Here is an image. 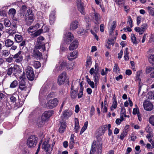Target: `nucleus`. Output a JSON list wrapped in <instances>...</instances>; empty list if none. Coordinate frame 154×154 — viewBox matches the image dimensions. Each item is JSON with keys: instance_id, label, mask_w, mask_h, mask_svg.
<instances>
[{"instance_id": "f257e3e1", "label": "nucleus", "mask_w": 154, "mask_h": 154, "mask_svg": "<svg viewBox=\"0 0 154 154\" xmlns=\"http://www.w3.org/2000/svg\"><path fill=\"white\" fill-rule=\"evenodd\" d=\"M37 138L34 135L30 136L27 140V144L29 147L32 148L37 143Z\"/></svg>"}, {"instance_id": "f03ea898", "label": "nucleus", "mask_w": 154, "mask_h": 154, "mask_svg": "<svg viewBox=\"0 0 154 154\" xmlns=\"http://www.w3.org/2000/svg\"><path fill=\"white\" fill-rule=\"evenodd\" d=\"M58 100L56 98L50 100L47 102L46 106L48 109H52L58 105Z\"/></svg>"}, {"instance_id": "7ed1b4c3", "label": "nucleus", "mask_w": 154, "mask_h": 154, "mask_svg": "<svg viewBox=\"0 0 154 154\" xmlns=\"http://www.w3.org/2000/svg\"><path fill=\"white\" fill-rule=\"evenodd\" d=\"M26 75L27 78L31 81H32L34 78V75L32 68L29 66L27 67L25 69Z\"/></svg>"}, {"instance_id": "20e7f679", "label": "nucleus", "mask_w": 154, "mask_h": 154, "mask_svg": "<svg viewBox=\"0 0 154 154\" xmlns=\"http://www.w3.org/2000/svg\"><path fill=\"white\" fill-rule=\"evenodd\" d=\"M20 79H21V81L19 82V86L17 90L18 91L19 89H20L21 91H26L27 87L26 86V83L24 81V79H25L22 77H20Z\"/></svg>"}, {"instance_id": "39448f33", "label": "nucleus", "mask_w": 154, "mask_h": 154, "mask_svg": "<svg viewBox=\"0 0 154 154\" xmlns=\"http://www.w3.org/2000/svg\"><path fill=\"white\" fill-rule=\"evenodd\" d=\"M22 52L21 51H19L18 53L16 54L13 56V58L15 59V62L18 63L21 62L23 59V56L21 54Z\"/></svg>"}, {"instance_id": "423d86ee", "label": "nucleus", "mask_w": 154, "mask_h": 154, "mask_svg": "<svg viewBox=\"0 0 154 154\" xmlns=\"http://www.w3.org/2000/svg\"><path fill=\"white\" fill-rule=\"evenodd\" d=\"M78 10L82 14H84V4L81 0H77L76 2Z\"/></svg>"}, {"instance_id": "0eeeda50", "label": "nucleus", "mask_w": 154, "mask_h": 154, "mask_svg": "<svg viewBox=\"0 0 154 154\" xmlns=\"http://www.w3.org/2000/svg\"><path fill=\"white\" fill-rule=\"evenodd\" d=\"M143 106L145 109L150 111L153 108V106L152 104L150 102L146 101L143 103Z\"/></svg>"}, {"instance_id": "6e6552de", "label": "nucleus", "mask_w": 154, "mask_h": 154, "mask_svg": "<svg viewBox=\"0 0 154 154\" xmlns=\"http://www.w3.org/2000/svg\"><path fill=\"white\" fill-rule=\"evenodd\" d=\"M74 38L73 35L69 32L65 35V41L67 44H69Z\"/></svg>"}, {"instance_id": "1a4fd4ad", "label": "nucleus", "mask_w": 154, "mask_h": 154, "mask_svg": "<svg viewBox=\"0 0 154 154\" xmlns=\"http://www.w3.org/2000/svg\"><path fill=\"white\" fill-rule=\"evenodd\" d=\"M79 42L77 40H74L70 44L69 47V50L72 51L76 49L78 46Z\"/></svg>"}, {"instance_id": "9d476101", "label": "nucleus", "mask_w": 154, "mask_h": 154, "mask_svg": "<svg viewBox=\"0 0 154 154\" xmlns=\"http://www.w3.org/2000/svg\"><path fill=\"white\" fill-rule=\"evenodd\" d=\"M72 113L71 111L69 110H66L63 112L61 116L62 118L67 119L72 115Z\"/></svg>"}, {"instance_id": "9b49d317", "label": "nucleus", "mask_w": 154, "mask_h": 154, "mask_svg": "<svg viewBox=\"0 0 154 154\" xmlns=\"http://www.w3.org/2000/svg\"><path fill=\"white\" fill-rule=\"evenodd\" d=\"M79 23L76 20L73 21L70 23V28L71 30H73L76 29L78 27Z\"/></svg>"}, {"instance_id": "f8f14e48", "label": "nucleus", "mask_w": 154, "mask_h": 154, "mask_svg": "<svg viewBox=\"0 0 154 154\" xmlns=\"http://www.w3.org/2000/svg\"><path fill=\"white\" fill-rule=\"evenodd\" d=\"M78 56V52L77 51H74L69 54L68 56V58L70 60H72L76 58Z\"/></svg>"}, {"instance_id": "ddd939ff", "label": "nucleus", "mask_w": 154, "mask_h": 154, "mask_svg": "<svg viewBox=\"0 0 154 154\" xmlns=\"http://www.w3.org/2000/svg\"><path fill=\"white\" fill-rule=\"evenodd\" d=\"M33 56L34 57L38 59L41 58L42 56V54L38 50L34 49L33 50Z\"/></svg>"}, {"instance_id": "4468645a", "label": "nucleus", "mask_w": 154, "mask_h": 154, "mask_svg": "<svg viewBox=\"0 0 154 154\" xmlns=\"http://www.w3.org/2000/svg\"><path fill=\"white\" fill-rule=\"evenodd\" d=\"M42 24H43L42 23H38L33 26L29 27L28 29V31L29 32L32 33L33 31H31L32 29H33L34 28V29H37L42 26Z\"/></svg>"}, {"instance_id": "2eb2a0df", "label": "nucleus", "mask_w": 154, "mask_h": 154, "mask_svg": "<svg viewBox=\"0 0 154 154\" xmlns=\"http://www.w3.org/2000/svg\"><path fill=\"white\" fill-rule=\"evenodd\" d=\"M37 50H39L41 51H44L45 50V44H37L34 48Z\"/></svg>"}, {"instance_id": "dca6fc26", "label": "nucleus", "mask_w": 154, "mask_h": 154, "mask_svg": "<svg viewBox=\"0 0 154 154\" xmlns=\"http://www.w3.org/2000/svg\"><path fill=\"white\" fill-rule=\"evenodd\" d=\"M53 113V112L51 110L45 111L42 117L44 118L45 120H47V119L52 116Z\"/></svg>"}, {"instance_id": "f3484780", "label": "nucleus", "mask_w": 154, "mask_h": 154, "mask_svg": "<svg viewBox=\"0 0 154 154\" xmlns=\"http://www.w3.org/2000/svg\"><path fill=\"white\" fill-rule=\"evenodd\" d=\"M14 43V42L9 39H6L5 41V45L7 47H11Z\"/></svg>"}, {"instance_id": "a211bd4d", "label": "nucleus", "mask_w": 154, "mask_h": 154, "mask_svg": "<svg viewBox=\"0 0 154 154\" xmlns=\"http://www.w3.org/2000/svg\"><path fill=\"white\" fill-rule=\"evenodd\" d=\"M75 127L74 128L75 131L77 133L79 131V125L78 119L77 118L75 119Z\"/></svg>"}, {"instance_id": "6ab92c4d", "label": "nucleus", "mask_w": 154, "mask_h": 154, "mask_svg": "<svg viewBox=\"0 0 154 154\" xmlns=\"http://www.w3.org/2000/svg\"><path fill=\"white\" fill-rule=\"evenodd\" d=\"M77 91L76 90H72L70 91V97L73 100H75L77 97Z\"/></svg>"}, {"instance_id": "aec40b11", "label": "nucleus", "mask_w": 154, "mask_h": 154, "mask_svg": "<svg viewBox=\"0 0 154 154\" xmlns=\"http://www.w3.org/2000/svg\"><path fill=\"white\" fill-rule=\"evenodd\" d=\"M50 146L48 144V141H44L42 145L43 148L47 152L49 150Z\"/></svg>"}, {"instance_id": "412c9836", "label": "nucleus", "mask_w": 154, "mask_h": 154, "mask_svg": "<svg viewBox=\"0 0 154 154\" xmlns=\"http://www.w3.org/2000/svg\"><path fill=\"white\" fill-rule=\"evenodd\" d=\"M16 13V10L14 8H11L9 9L8 12V14L10 17L13 18Z\"/></svg>"}, {"instance_id": "4be33fe9", "label": "nucleus", "mask_w": 154, "mask_h": 154, "mask_svg": "<svg viewBox=\"0 0 154 154\" xmlns=\"http://www.w3.org/2000/svg\"><path fill=\"white\" fill-rule=\"evenodd\" d=\"M26 16H28V19H33V14L32 10L29 9L27 11V14Z\"/></svg>"}, {"instance_id": "5701e85b", "label": "nucleus", "mask_w": 154, "mask_h": 154, "mask_svg": "<svg viewBox=\"0 0 154 154\" xmlns=\"http://www.w3.org/2000/svg\"><path fill=\"white\" fill-rule=\"evenodd\" d=\"M0 54L2 56L6 57L10 54V51L8 50H4L1 51Z\"/></svg>"}, {"instance_id": "b1692460", "label": "nucleus", "mask_w": 154, "mask_h": 154, "mask_svg": "<svg viewBox=\"0 0 154 154\" xmlns=\"http://www.w3.org/2000/svg\"><path fill=\"white\" fill-rule=\"evenodd\" d=\"M108 129V125H104L102 126V128L101 130H99V132H100L101 131V133L100 134V135H101L102 134H103L105 133L107 129Z\"/></svg>"}, {"instance_id": "393cba45", "label": "nucleus", "mask_w": 154, "mask_h": 154, "mask_svg": "<svg viewBox=\"0 0 154 154\" xmlns=\"http://www.w3.org/2000/svg\"><path fill=\"white\" fill-rule=\"evenodd\" d=\"M14 39L16 42L18 43L21 42L23 40L22 37L20 35H15L14 37Z\"/></svg>"}, {"instance_id": "a878e982", "label": "nucleus", "mask_w": 154, "mask_h": 154, "mask_svg": "<svg viewBox=\"0 0 154 154\" xmlns=\"http://www.w3.org/2000/svg\"><path fill=\"white\" fill-rule=\"evenodd\" d=\"M116 26V21H114L112 23V25L111 27V28L109 31V34L112 35L113 31L114 30Z\"/></svg>"}, {"instance_id": "bb28decb", "label": "nucleus", "mask_w": 154, "mask_h": 154, "mask_svg": "<svg viewBox=\"0 0 154 154\" xmlns=\"http://www.w3.org/2000/svg\"><path fill=\"white\" fill-rule=\"evenodd\" d=\"M18 85V82L17 81L15 80L11 83L9 88H14L16 87Z\"/></svg>"}, {"instance_id": "cd10ccee", "label": "nucleus", "mask_w": 154, "mask_h": 154, "mask_svg": "<svg viewBox=\"0 0 154 154\" xmlns=\"http://www.w3.org/2000/svg\"><path fill=\"white\" fill-rule=\"evenodd\" d=\"M32 65L36 69H38L40 67L41 64L38 61H32Z\"/></svg>"}, {"instance_id": "c85d7f7f", "label": "nucleus", "mask_w": 154, "mask_h": 154, "mask_svg": "<svg viewBox=\"0 0 154 154\" xmlns=\"http://www.w3.org/2000/svg\"><path fill=\"white\" fill-rule=\"evenodd\" d=\"M86 80L88 84L91 86L92 88H94V82L91 81L90 79L88 77V76H86Z\"/></svg>"}, {"instance_id": "c756f323", "label": "nucleus", "mask_w": 154, "mask_h": 154, "mask_svg": "<svg viewBox=\"0 0 154 154\" xmlns=\"http://www.w3.org/2000/svg\"><path fill=\"white\" fill-rule=\"evenodd\" d=\"M154 71V66H147L146 67V72L147 74L151 73Z\"/></svg>"}, {"instance_id": "7c9ffc66", "label": "nucleus", "mask_w": 154, "mask_h": 154, "mask_svg": "<svg viewBox=\"0 0 154 154\" xmlns=\"http://www.w3.org/2000/svg\"><path fill=\"white\" fill-rule=\"evenodd\" d=\"M41 30L39 29L33 33H32L31 35V37L33 38H35L42 33Z\"/></svg>"}, {"instance_id": "2f4dec72", "label": "nucleus", "mask_w": 154, "mask_h": 154, "mask_svg": "<svg viewBox=\"0 0 154 154\" xmlns=\"http://www.w3.org/2000/svg\"><path fill=\"white\" fill-rule=\"evenodd\" d=\"M40 29L41 30V31L42 33L47 32L49 30V29L47 26L46 25H43V24L42 28Z\"/></svg>"}, {"instance_id": "473e14b6", "label": "nucleus", "mask_w": 154, "mask_h": 154, "mask_svg": "<svg viewBox=\"0 0 154 154\" xmlns=\"http://www.w3.org/2000/svg\"><path fill=\"white\" fill-rule=\"evenodd\" d=\"M117 102L116 99H114V101L113 102L112 104L111 107V110L113 111L114 109L116 108L117 107Z\"/></svg>"}, {"instance_id": "72a5a7b5", "label": "nucleus", "mask_w": 154, "mask_h": 154, "mask_svg": "<svg viewBox=\"0 0 154 154\" xmlns=\"http://www.w3.org/2000/svg\"><path fill=\"white\" fill-rule=\"evenodd\" d=\"M148 59L149 62L152 65H154V54H152L150 55Z\"/></svg>"}, {"instance_id": "f704fd0d", "label": "nucleus", "mask_w": 154, "mask_h": 154, "mask_svg": "<svg viewBox=\"0 0 154 154\" xmlns=\"http://www.w3.org/2000/svg\"><path fill=\"white\" fill-rule=\"evenodd\" d=\"M96 150V144L94 143L92 145L90 154H94L95 151Z\"/></svg>"}, {"instance_id": "c9c22d12", "label": "nucleus", "mask_w": 154, "mask_h": 154, "mask_svg": "<svg viewBox=\"0 0 154 154\" xmlns=\"http://www.w3.org/2000/svg\"><path fill=\"white\" fill-rule=\"evenodd\" d=\"M147 97L149 99H154V91L149 92Z\"/></svg>"}, {"instance_id": "e433bc0d", "label": "nucleus", "mask_w": 154, "mask_h": 154, "mask_svg": "<svg viewBox=\"0 0 154 154\" xmlns=\"http://www.w3.org/2000/svg\"><path fill=\"white\" fill-rule=\"evenodd\" d=\"M47 120H45L44 118H42L40 122L37 123L38 126L39 127H42L45 124V122Z\"/></svg>"}, {"instance_id": "4c0bfd02", "label": "nucleus", "mask_w": 154, "mask_h": 154, "mask_svg": "<svg viewBox=\"0 0 154 154\" xmlns=\"http://www.w3.org/2000/svg\"><path fill=\"white\" fill-rule=\"evenodd\" d=\"M128 131L126 130L123 131V132L121 133L120 137V138L121 140H122L127 135Z\"/></svg>"}, {"instance_id": "58836bf2", "label": "nucleus", "mask_w": 154, "mask_h": 154, "mask_svg": "<svg viewBox=\"0 0 154 154\" xmlns=\"http://www.w3.org/2000/svg\"><path fill=\"white\" fill-rule=\"evenodd\" d=\"M94 76V80L95 83H96L98 81L99 79V75L98 73L95 72L94 74L93 75Z\"/></svg>"}, {"instance_id": "ea45409f", "label": "nucleus", "mask_w": 154, "mask_h": 154, "mask_svg": "<svg viewBox=\"0 0 154 154\" xmlns=\"http://www.w3.org/2000/svg\"><path fill=\"white\" fill-rule=\"evenodd\" d=\"M88 121L86 122H85L83 127L81 129V131H80V134H82L85 131V130L87 129V127H88Z\"/></svg>"}, {"instance_id": "a19ab883", "label": "nucleus", "mask_w": 154, "mask_h": 154, "mask_svg": "<svg viewBox=\"0 0 154 154\" xmlns=\"http://www.w3.org/2000/svg\"><path fill=\"white\" fill-rule=\"evenodd\" d=\"M44 39V38L43 37L41 36H40L37 39V44H39L41 45V44H45L44 43L42 42V41H43Z\"/></svg>"}, {"instance_id": "79ce46f5", "label": "nucleus", "mask_w": 154, "mask_h": 154, "mask_svg": "<svg viewBox=\"0 0 154 154\" xmlns=\"http://www.w3.org/2000/svg\"><path fill=\"white\" fill-rule=\"evenodd\" d=\"M131 39L133 43L135 45L137 43V42L136 40V38L134 34H132L131 35Z\"/></svg>"}, {"instance_id": "37998d69", "label": "nucleus", "mask_w": 154, "mask_h": 154, "mask_svg": "<svg viewBox=\"0 0 154 154\" xmlns=\"http://www.w3.org/2000/svg\"><path fill=\"white\" fill-rule=\"evenodd\" d=\"M83 89L81 87L80 88L79 91V92L77 94V97L78 99H80L83 96Z\"/></svg>"}, {"instance_id": "c03bdc74", "label": "nucleus", "mask_w": 154, "mask_h": 154, "mask_svg": "<svg viewBox=\"0 0 154 154\" xmlns=\"http://www.w3.org/2000/svg\"><path fill=\"white\" fill-rule=\"evenodd\" d=\"M13 67L11 66L6 70V72L8 75L10 76L13 73Z\"/></svg>"}, {"instance_id": "a18cd8bd", "label": "nucleus", "mask_w": 154, "mask_h": 154, "mask_svg": "<svg viewBox=\"0 0 154 154\" xmlns=\"http://www.w3.org/2000/svg\"><path fill=\"white\" fill-rule=\"evenodd\" d=\"M75 65V64L74 63L72 62L71 63L69 64H67L66 65V69H67L71 70L72 69L73 66Z\"/></svg>"}, {"instance_id": "49530a36", "label": "nucleus", "mask_w": 154, "mask_h": 154, "mask_svg": "<svg viewBox=\"0 0 154 154\" xmlns=\"http://www.w3.org/2000/svg\"><path fill=\"white\" fill-rule=\"evenodd\" d=\"M86 30L83 28H80L78 30L77 33L80 35H84L86 33Z\"/></svg>"}, {"instance_id": "de8ad7c7", "label": "nucleus", "mask_w": 154, "mask_h": 154, "mask_svg": "<svg viewBox=\"0 0 154 154\" xmlns=\"http://www.w3.org/2000/svg\"><path fill=\"white\" fill-rule=\"evenodd\" d=\"M119 69L118 65L115 64L113 68V71L115 72L116 73H117L119 72Z\"/></svg>"}, {"instance_id": "09e8293b", "label": "nucleus", "mask_w": 154, "mask_h": 154, "mask_svg": "<svg viewBox=\"0 0 154 154\" xmlns=\"http://www.w3.org/2000/svg\"><path fill=\"white\" fill-rule=\"evenodd\" d=\"M148 11L149 13L152 15H154V8L151 7H148Z\"/></svg>"}, {"instance_id": "8fccbe9b", "label": "nucleus", "mask_w": 154, "mask_h": 154, "mask_svg": "<svg viewBox=\"0 0 154 154\" xmlns=\"http://www.w3.org/2000/svg\"><path fill=\"white\" fill-rule=\"evenodd\" d=\"M102 143H100L97 148V154H102Z\"/></svg>"}, {"instance_id": "3c124183", "label": "nucleus", "mask_w": 154, "mask_h": 154, "mask_svg": "<svg viewBox=\"0 0 154 154\" xmlns=\"http://www.w3.org/2000/svg\"><path fill=\"white\" fill-rule=\"evenodd\" d=\"M149 122L152 125L154 126V115L151 116L149 118Z\"/></svg>"}, {"instance_id": "603ef678", "label": "nucleus", "mask_w": 154, "mask_h": 154, "mask_svg": "<svg viewBox=\"0 0 154 154\" xmlns=\"http://www.w3.org/2000/svg\"><path fill=\"white\" fill-rule=\"evenodd\" d=\"M59 77L65 80L66 78V73L64 72L62 73L59 75Z\"/></svg>"}, {"instance_id": "864d4df0", "label": "nucleus", "mask_w": 154, "mask_h": 154, "mask_svg": "<svg viewBox=\"0 0 154 154\" xmlns=\"http://www.w3.org/2000/svg\"><path fill=\"white\" fill-rule=\"evenodd\" d=\"M13 72L14 74H16L17 72L19 71V67L17 66H15L13 67Z\"/></svg>"}, {"instance_id": "5fc2aeb1", "label": "nucleus", "mask_w": 154, "mask_h": 154, "mask_svg": "<svg viewBox=\"0 0 154 154\" xmlns=\"http://www.w3.org/2000/svg\"><path fill=\"white\" fill-rule=\"evenodd\" d=\"M67 64L66 62L65 61H63L61 63V64H60V67L59 68L60 69H61L62 68H66V65Z\"/></svg>"}, {"instance_id": "6e6d98bb", "label": "nucleus", "mask_w": 154, "mask_h": 154, "mask_svg": "<svg viewBox=\"0 0 154 154\" xmlns=\"http://www.w3.org/2000/svg\"><path fill=\"white\" fill-rule=\"evenodd\" d=\"M115 2L119 5L123 4L125 3V1L124 0H114Z\"/></svg>"}, {"instance_id": "4d7b16f0", "label": "nucleus", "mask_w": 154, "mask_h": 154, "mask_svg": "<svg viewBox=\"0 0 154 154\" xmlns=\"http://www.w3.org/2000/svg\"><path fill=\"white\" fill-rule=\"evenodd\" d=\"M55 14V12L54 11H52L51 12L49 16L50 19H54L56 18Z\"/></svg>"}, {"instance_id": "13d9d810", "label": "nucleus", "mask_w": 154, "mask_h": 154, "mask_svg": "<svg viewBox=\"0 0 154 154\" xmlns=\"http://www.w3.org/2000/svg\"><path fill=\"white\" fill-rule=\"evenodd\" d=\"M6 11H0V18L1 19H3V18H2L1 17H6Z\"/></svg>"}, {"instance_id": "bf43d9fd", "label": "nucleus", "mask_w": 154, "mask_h": 154, "mask_svg": "<svg viewBox=\"0 0 154 154\" xmlns=\"http://www.w3.org/2000/svg\"><path fill=\"white\" fill-rule=\"evenodd\" d=\"M94 111H95V109H94V107L93 106H91V109L90 114V117H91L93 116V115L94 114Z\"/></svg>"}, {"instance_id": "052dcab7", "label": "nucleus", "mask_w": 154, "mask_h": 154, "mask_svg": "<svg viewBox=\"0 0 154 154\" xmlns=\"http://www.w3.org/2000/svg\"><path fill=\"white\" fill-rule=\"evenodd\" d=\"M65 81V80L59 77L58 79L57 83L59 85H60L63 84L64 83Z\"/></svg>"}, {"instance_id": "680f3d73", "label": "nucleus", "mask_w": 154, "mask_h": 154, "mask_svg": "<svg viewBox=\"0 0 154 154\" xmlns=\"http://www.w3.org/2000/svg\"><path fill=\"white\" fill-rule=\"evenodd\" d=\"M91 58L90 57H88L86 61V66H89L91 64Z\"/></svg>"}, {"instance_id": "e2e57ef3", "label": "nucleus", "mask_w": 154, "mask_h": 154, "mask_svg": "<svg viewBox=\"0 0 154 154\" xmlns=\"http://www.w3.org/2000/svg\"><path fill=\"white\" fill-rule=\"evenodd\" d=\"M5 26L9 27L11 26V23L9 20H5Z\"/></svg>"}, {"instance_id": "0e129e2a", "label": "nucleus", "mask_w": 154, "mask_h": 154, "mask_svg": "<svg viewBox=\"0 0 154 154\" xmlns=\"http://www.w3.org/2000/svg\"><path fill=\"white\" fill-rule=\"evenodd\" d=\"M55 93L54 92H51L48 95V97L50 98H53L55 97Z\"/></svg>"}, {"instance_id": "69168bd1", "label": "nucleus", "mask_w": 154, "mask_h": 154, "mask_svg": "<svg viewBox=\"0 0 154 154\" xmlns=\"http://www.w3.org/2000/svg\"><path fill=\"white\" fill-rule=\"evenodd\" d=\"M146 137L148 139V141L151 143L152 142V137L150 134H147L146 136Z\"/></svg>"}, {"instance_id": "338daca9", "label": "nucleus", "mask_w": 154, "mask_h": 154, "mask_svg": "<svg viewBox=\"0 0 154 154\" xmlns=\"http://www.w3.org/2000/svg\"><path fill=\"white\" fill-rule=\"evenodd\" d=\"M141 28L144 31L147 29V25L146 23L143 24L141 26Z\"/></svg>"}, {"instance_id": "774afa93", "label": "nucleus", "mask_w": 154, "mask_h": 154, "mask_svg": "<svg viewBox=\"0 0 154 154\" xmlns=\"http://www.w3.org/2000/svg\"><path fill=\"white\" fill-rule=\"evenodd\" d=\"M66 128H64V126L62 127L60 126L59 128V131L60 133H62L64 132L65 129Z\"/></svg>"}]
</instances>
